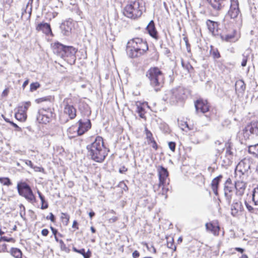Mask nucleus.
Returning <instances> with one entry per match:
<instances>
[{
	"mask_svg": "<svg viewBox=\"0 0 258 258\" xmlns=\"http://www.w3.org/2000/svg\"><path fill=\"white\" fill-rule=\"evenodd\" d=\"M18 191L20 195L24 197L31 203L36 202V198L30 186L26 182H21L17 185Z\"/></svg>",
	"mask_w": 258,
	"mask_h": 258,
	"instance_id": "6",
	"label": "nucleus"
},
{
	"mask_svg": "<svg viewBox=\"0 0 258 258\" xmlns=\"http://www.w3.org/2000/svg\"><path fill=\"white\" fill-rule=\"evenodd\" d=\"M252 201L255 206H258V186L254 188L253 190Z\"/></svg>",
	"mask_w": 258,
	"mask_h": 258,
	"instance_id": "32",
	"label": "nucleus"
},
{
	"mask_svg": "<svg viewBox=\"0 0 258 258\" xmlns=\"http://www.w3.org/2000/svg\"><path fill=\"white\" fill-rule=\"evenodd\" d=\"M136 111L139 114L141 118H145V109L143 107L140 105H137Z\"/></svg>",
	"mask_w": 258,
	"mask_h": 258,
	"instance_id": "33",
	"label": "nucleus"
},
{
	"mask_svg": "<svg viewBox=\"0 0 258 258\" xmlns=\"http://www.w3.org/2000/svg\"><path fill=\"white\" fill-rule=\"evenodd\" d=\"M46 218L47 220H50L52 222H55V217H54V215L52 213H50L49 216H47L46 217Z\"/></svg>",
	"mask_w": 258,
	"mask_h": 258,
	"instance_id": "49",
	"label": "nucleus"
},
{
	"mask_svg": "<svg viewBox=\"0 0 258 258\" xmlns=\"http://www.w3.org/2000/svg\"><path fill=\"white\" fill-rule=\"evenodd\" d=\"M233 186L232 184L231 180L230 178H228L225 182L224 186Z\"/></svg>",
	"mask_w": 258,
	"mask_h": 258,
	"instance_id": "56",
	"label": "nucleus"
},
{
	"mask_svg": "<svg viewBox=\"0 0 258 258\" xmlns=\"http://www.w3.org/2000/svg\"><path fill=\"white\" fill-rule=\"evenodd\" d=\"M207 25L209 31L212 33L213 35H216L218 34V24L217 22L208 20L207 21Z\"/></svg>",
	"mask_w": 258,
	"mask_h": 258,
	"instance_id": "23",
	"label": "nucleus"
},
{
	"mask_svg": "<svg viewBox=\"0 0 258 258\" xmlns=\"http://www.w3.org/2000/svg\"><path fill=\"white\" fill-rule=\"evenodd\" d=\"M37 192V194L39 196V197L41 202V209H47L48 207V205L47 203L45 201L44 197L42 195V194L40 192V191L39 190H38Z\"/></svg>",
	"mask_w": 258,
	"mask_h": 258,
	"instance_id": "30",
	"label": "nucleus"
},
{
	"mask_svg": "<svg viewBox=\"0 0 258 258\" xmlns=\"http://www.w3.org/2000/svg\"><path fill=\"white\" fill-rule=\"evenodd\" d=\"M11 254L15 258H21L22 253L20 249L17 248H12L10 251Z\"/></svg>",
	"mask_w": 258,
	"mask_h": 258,
	"instance_id": "29",
	"label": "nucleus"
},
{
	"mask_svg": "<svg viewBox=\"0 0 258 258\" xmlns=\"http://www.w3.org/2000/svg\"><path fill=\"white\" fill-rule=\"evenodd\" d=\"M25 215V207L22 204H21L20 205V215L24 220L26 219Z\"/></svg>",
	"mask_w": 258,
	"mask_h": 258,
	"instance_id": "37",
	"label": "nucleus"
},
{
	"mask_svg": "<svg viewBox=\"0 0 258 258\" xmlns=\"http://www.w3.org/2000/svg\"><path fill=\"white\" fill-rule=\"evenodd\" d=\"M145 131L146 135V138L148 140V142L149 143V142L154 139V138H153L152 134L150 131L148 130L147 127L145 128Z\"/></svg>",
	"mask_w": 258,
	"mask_h": 258,
	"instance_id": "38",
	"label": "nucleus"
},
{
	"mask_svg": "<svg viewBox=\"0 0 258 258\" xmlns=\"http://www.w3.org/2000/svg\"><path fill=\"white\" fill-rule=\"evenodd\" d=\"M181 128L182 130H185V128H187L188 130H190V128L189 127L187 122H184L183 123L181 124Z\"/></svg>",
	"mask_w": 258,
	"mask_h": 258,
	"instance_id": "53",
	"label": "nucleus"
},
{
	"mask_svg": "<svg viewBox=\"0 0 258 258\" xmlns=\"http://www.w3.org/2000/svg\"><path fill=\"white\" fill-rule=\"evenodd\" d=\"M31 105V103L29 101L26 102L24 103V106H20L18 107V109L20 110V111H23L26 113L28 108Z\"/></svg>",
	"mask_w": 258,
	"mask_h": 258,
	"instance_id": "35",
	"label": "nucleus"
},
{
	"mask_svg": "<svg viewBox=\"0 0 258 258\" xmlns=\"http://www.w3.org/2000/svg\"><path fill=\"white\" fill-rule=\"evenodd\" d=\"M48 233H49V231L47 229H43L41 231L42 235L44 236H47Z\"/></svg>",
	"mask_w": 258,
	"mask_h": 258,
	"instance_id": "62",
	"label": "nucleus"
},
{
	"mask_svg": "<svg viewBox=\"0 0 258 258\" xmlns=\"http://www.w3.org/2000/svg\"><path fill=\"white\" fill-rule=\"evenodd\" d=\"M53 112L50 108H41L39 110L37 115V120L40 123L46 124L49 122L53 116Z\"/></svg>",
	"mask_w": 258,
	"mask_h": 258,
	"instance_id": "7",
	"label": "nucleus"
},
{
	"mask_svg": "<svg viewBox=\"0 0 258 258\" xmlns=\"http://www.w3.org/2000/svg\"><path fill=\"white\" fill-rule=\"evenodd\" d=\"M146 30H147L149 34L152 38L155 39L156 40H158L159 39L158 32L155 28V23L153 20H151L149 22L146 27Z\"/></svg>",
	"mask_w": 258,
	"mask_h": 258,
	"instance_id": "18",
	"label": "nucleus"
},
{
	"mask_svg": "<svg viewBox=\"0 0 258 258\" xmlns=\"http://www.w3.org/2000/svg\"><path fill=\"white\" fill-rule=\"evenodd\" d=\"M249 126H247L243 130V136L245 139H249V135L248 132H249Z\"/></svg>",
	"mask_w": 258,
	"mask_h": 258,
	"instance_id": "46",
	"label": "nucleus"
},
{
	"mask_svg": "<svg viewBox=\"0 0 258 258\" xmlns=\"http://www.w3.org/2000/svg\"><path fill=\"white\" fill-rule=\"evenodd\" d=\"M151 143L152 144V147L153 148L155 149L156 150L158 149V145L156 142V141L153 139V140L149 142V143Z\"/></svg>",
	"mask_w": 258,
	"mask_h": 258,
	"instance_id": "52",
	"label": "nucleus"
},
{
	"mask_svg": "<svg viewBox=\"0 0 258 258\" xmlns=\"http://www.w3.org/2000/svg\"><path fill=\"white\" fill-rule=\"evenodd\" d=\"M36 30L38 31H42L45 34H52L50 25L47 23H40L38 24L36 27Z\"/></svg>",
	"mask_w": 258,
	"mask_h": 258,
	"instance_id": "22",
	"label": "nucleus"
},
{
	"mask_svg": "<svg viewBox=\"0 0 258 258\" xmlns=\"http://www.w3.org/2000/svg\"><path fill=\"white\" fill-rule=\"evenodd\" d=\"M235 89L240 92H243L245 89V85L242 80H238L235 83Z\"/></svg>",
	"mask_w": 258,
	"mask_h": 258,
	"instance_id": "28",
	"label": "nucleus"
},
{
	"mask_svg": "<svg viewBox=\"0 0 258 258\" xmlns=\"http://www.w3.org/2000/svg\"><path fill=\"white\" fill-rule=\"evenodd\" d=\"M167 246L168 248L173 249V251H175L176 249V246L174 245L173 239H171V241H167Z\"/></svg>",
	"mask_w": 258,
	"mask_h": 258,
	"instance_id": "41",
	"label": "nucleus"
},
{
	"mask_svg": "<svg viewBox=\"0 0 258 258\" xmlns=\"http://www.w3.org/2000/svg\"><path fill=\"white\" fill-rule=\"evenodd\" d=\"M61 218L63 222H65L67 224L69 221L70 216L66 213H61Z\"/></svg>",
	"mask_w": 258,
	"mask_h": 258,
	"instance_id": "45",
	"label": "nucleus"
},
{
	"mask_svg": "<svg viewBox=\"0 0 258 258\" xmlns=\"http://www.w3.org/2000/svg\"><path fill=\"white\" fill-rule=\"evenodd\" d=\"M118 218L117 217H113L109 219L110 223H114L117 220Z\"/></svg>",
	"mask_w": 258,
	"mask_h": 258,
	"instance_id": "64",
	"label": "nucleus"
},
{
	"mask_svg": "<svg viewBox=\"0 0 258 258\" xmlns=\"http://www.w3.org/2000/svg\"><path fill=\"white\" fill-rule=\"evenodd\" d=\"M66 45H64L59 42H55L53 45L54 52L58 55L63 57V52Z\"/></svg>",
	"mask_w": 258,
	"mask_h": 258,
	"instance_id": "24",
	"label": "nucleus"
},
{
	"mask_svg": "<svg viewBox=\"0 0 258 258\" xmlns=\"http://www.w3.org/2000/svg\"><path fill=\"white\" fill-rule=\"evenodd\" d=\"M15 118L21 121H24L27 118L26 113L25 112H21L20 110L18 108V111L16 112L15 115Z\"/></svg>",
	"mask_w": 258,
	"mask_h": 258,
	"instance_id": "26",
	"label": "nucleus"
},
{
	"mask_svg": "<svg viewBox=\"0 0 258 258\" xmlns=\"http://www.w3.org/2000/svg\"><path fill=\"white\" fill-rule=\"evenodd\" d=\"M196 111L206 113L209 110V105L206 100H198L195 103Z\"/></svg>",
	"mask_w": 258,
	"mask_h": 258,
	"instance_id": "12",
	"label": "nucleus"
},
{
	"mask_svg": "<svg viewBox=\"0 0 258 258\" xmlns=\"http://www.w3.org/2000/svg\"><path fill=\"white\" fill-rule=\"evenodd\" d=\"M183 40L184 41V42L185 43V44H186V46L187 50L188 51H190V49H189V44L188 43L187 38L186 37H184L183 38Z\"/></svg>",
	"mask_w": 258,
	"mask_h": 258,
	"instance_id": "55",
	"label": "nucleus"
},
{
	"mask_svg": "<svg viewBox=\"0 0 258 258\" xmlns=\"http://www.w3.org/2000/svg\"><path fill=\"white\" fill-rule=\"evenodd\" d=\"M162 195H164L167 193V192L168 191L169 189L168 187H165V184H164V186H162Z\"/></svg>",
	"mask_w": 258,
	"mask_h": 258,
	"instance_id": "61",
	"label": "nucleus"
},
{
	"mask_svg": "<svg viewBox=\"0 0 258 258\" xmlns=\"http://www.w3.org/2000/svg\"><path fill=\"white\" fill-rule=\"evenodd\" d=\"M63 104L64 114L68 116L70 119H74L77 115V109L73 105L72 99L69 98H64Z\"/></svg>",
	"mask_w": 258,
	"mask_h": 258,
	"instance_id": "8",
	"label": "nucleus"
},
{
	"mask_svg": "<svg viewBox=\"0 0 258 258\" xmlns=\"http://www.w3.org/2000/svg\"><path fill=\"white\" fill-rule=\"evenodd\" d=\"M168 146L170 149L172 151L174 152L175 150L176 144L173 142H170L168 143Z\"/></svg>",
	"mask_w": 258,
	"mask_h": 258,
	"instance_id": "47",
	"label": "nucleus"
},
{
	"mask_svg": "<svg viewBox=\"0 0 258 258\" xmlns=\"http://www.w3.org/2000/svg\"><path fill=\"white\" fill-rule=\"evenodd\" d=\"M146 76L150 81V85L158 92L164 83V75L157 67L151 68L147 72Z\"/></svg>",
	"mask_w": 258,
	"mask_h": 258,
	"instance_id": "3",
	"label": "nucleus"
},
{
	"mask_svg": "<svg viewBox=\"0 0 258 258\" xmlns=\"http://www.w3.org/2000/svg\"><path fill=\"white\" fill-rule=\"evenodd\" d=\"M181 65L188 73H190L194 69L193 67L188 62H184L183 60H181Z\"/></svg>",
	"mask_w": 258,
	"mask_h": 258,
	"instance_id": "34",
	"label": "nucleus"
},
{
	"mask_svg": "<svg viewBox=\"0 0 258 258\" xmlns=\"http://www.w3.org/2000/svg\"><path fill=\"white\" fill-rule=\"evenodd\" d=\"M23 161L25 163L26 165L29 166L31 168L33 167V163L30 160H24Z\"/></svg>",
	"mask_w": 258,
	"mask_h": 258,
	"instance_id": "58",
	"label": "nucleus"
},
{
	"mask_svg": "<svg viewBox=\"0 0 258 258\" xmlns=\"http://www.w3.org/2000/svg\"><path fill=\"white\" fill-rule=\"evenodd\" d=\"M249 126L250 133L258 136V121L252 123Z\"/></svg>",
	"mask_w": 258,
	"mask_h": 258,
	"instance_id": "27",
	"label": "nucleus"
},
{
	"mask_svg": "<svg viewBox=\"0 0 258 258\" xmlns=\"http://www.w3.org/2000/svg\"><path fill=\"white\" fill-rule=\"evenodd\" d=\"M210 54L214 58H218L220 56V53L218 50L217 49H214L212 47L210 51Z\"/></svg>",
	"mask_w": 258,
	"mask_h": 258,
	"instance_id": "36",
	"label": "nucleus"
},
{
	"mask_svg": "<svg viewBox=\"0 0 258 258\" xmlns=\"http://www.w3.org/2000/svg\"><path fill=\"white\" fill-rule=\"evenodd\" d=\"M88 156L97 162L103 161L107 155V150L104 145L103 138L97 136L94 141L87 146Z\"/></svg>",
	"mask_w": 258,
	"mask_h": 258,
	"instance_id": "1",
	"label": "nucleus"
},
{
	"mask_svg": "<svg viewBox=\"0 0 258 258\" xmlns=\"http://www.w3.org/2000/svg\"><path fill=\"white\" fill-rule=\"evenodd\" d=\"M32 168H33L36 172H42L44 170L43 168L36 166H33V167H32Z\"/></svg>",
	"mask_w": 258,
	"mask_h": 258,
	"instance_id": "50",
	"label": "nucleus"
},
{
	"mask_svg": "<svg viewBox=\"0 0 258 258\" xmlns=\"http://www.w3.org/2000/svg\"><path fill=\"white\" fill-rule=\"evenodd\" d=\"M205 226L207 230L210 231L214 235L217 236L219 235L220 227L217 221L207 223Z\"/></svg>",
	"mask_w": 258,
	"mask_h": 258,
	"instance_id": "14",
	"label": "nucleus"
},
{
	"mask_svg": "<svg viewBox=\"0 0 258 258\" xmlns=\"http://www.w3.org/2000/svg\"><path fill=\"white\" fill-rule=\"evenodd\" d=\"M0 182L5 185H9L11 184V181L8 178L0 177Z\"/></svg>",
	"mask_w": 258,
	"mask_h": 258,
	"instance_id": "39",
	"label": "nucleus"
},
{
	"mask_svg": "<svg viewBox=\"0 0 258 258\" xmlns=\"http://www.w3.org/2000/svg\"><path fill=\"white\" fill-rule=\"evenodd\" d=\"M215 11L221 10L224 6L225 0H207Z\"/></svg>",
	"mask_w": 258,
	"mask_h": 258,
	"instance_id": "20",
	"label": "nucleus"
},
{
	"mask_svg": "<svg viewBox=\"0 0 258 258\" xmlns=\"http://www.w3.org/2000/svg\"><path fill=\"white\" fill-rule=\"evenodd\" d=\"M59 243L60 244V249L61 250L64 251L66 252H68L69 251V249L66 246V245L64 244V243L63 242V241L62 240H59Z\"/></svg>",
	"mask_w": 258,
	"mask_h": 258,
	"instance_id": "40",
	"label": "nucleus"
},
{
	"mask_svg": "<svg viewBox=\"0 0 258 258\" xmlns=\"http://www.w3.org/2000/svg\"><path fill=\"white\" fill-rule=\"evenodd\" d=\"M240 13L238 3L237 2H233L231 3L228 15L232 19L236 18Z\"/></svg>",
	"mask_w": 258,
	"mask_h": 258,
	"instance_id": "16",
	"label": "nucleus"
},
{
	"mask_svg": "<svg viewBox=\"0 0 258 258\" xmlns=\"http://www.w3.org/2000/svg\"><path fill=\"white\" fill-rule=\"evenodd\" d=\"M79 127L77 130V134L78 136L83 135L85 132L88 131L91 127V121L87 119L85 121L80 119L78 121Z\"/></svg>",
	"mask_w": 258,
	"mask_h": 258,
	"instance_id": "11",
	"label": "nucleus"
},
{
	"mask_svg": "<svg viewBox=\"0 0 258 258\" xmlns=\"http://www.w3.org/2000/svg\"><path fill=\"white\" fill-rule=\"evenodd\" d=\"M142 8L139 0L131 1L124 8L123 14L127 18L135 19L142 15Z\"/></svg>",
	"mask_w": 258,
	"mask_h": 258,
	"instance_id": "5",
	"label": "nucleus"
},
{
	"mask_svg": "<svg viewBox=\"0 0 258 258\" xmlns=\"http://www.w3.org/2000/svg\"><path fill=\"white\" fill-rule=\"evenodd\" d=\"M222 39H224L226 41L230 42L231 40L234 38L233 35H226L224 37L222 36Z\"/></svg>",
	"mask_w": 258,
	"mask_h": 258,
	"instance_id": "48",
	"label": "nucleus"
},
{
	"mask_svg": "<svg viewBox=\"0 0 258 258\" xmlns=\"http://www.w3.org/2000/svg\"><path fill=\"white\" fill-rule=\"evenodd\" d=\"M83 256H84V258H90L91 256V251L88 249L86 253Z\"/></svg>",
	"mask_w": 258,
	"mask_h": 258,
	"instance_id": "63",
	"label": "nucleus"
},
{
	"mask_svg": "<svg viewBox=\"0 0 258 258\" xmlns=\"http://www.w3.org/2000/svg\"><path fill=\"white\" fill-rule=\"evenodd\" d=\"M248 152L250 154L258 157V144L255 145H251L249 146Z\"/></svg>",
	"mask_w": 258,
	"mask_h": 258,
	"instance_id": "31",
	"label": "nucleus"
},
{
	"mask_svg": "<svg viewBox=\"0 0 258 258\" xmlns=\"http://www.w3.org/2000/svg\"><path fill=\"white\" fill-rule=\"evenodd\" d=\"M232 154H233V153L231 151L230 148V147L227 148L226 150V156L231 157L232 156Z\"/></svg>",
	"mask_w": 258,
	"mask_h": 258,
	"instance_id": "51",
	"label": "nucleus"
},
{
	"mask_svg": "<svg viewBox=\"0 0 258 258\" xmlns=\"http://www.w3.org/2000/svg\"><path fill=\"white\" fill-rule=\"evenodd\" d=\"M127 170V169L125 166H123L119 168V172L120 173H124Z\"/></svg>",
	"mask_w": 258,
	"mask_h": 258,
	"instance_id": "60",
	"label": "nucleus"
},
{
	"mask_svg": "<svg viewBox=\"0 0 258 258\" xmlns=\"http://www.w3.org/2000/svg\"><path fill=\"white\" fill-rule=\"evenodd\" d=\"M158 173L159 175V187L164 186L166 183V180L169 176V173L166 168L162 166H159L158 168Z\"/></svg>",
	"mask_w": 258,
	"mask_h": 258,
	"instance_id": "10",
	"label": "nucleus"
},
{
	"mask_svg": "<svg viewBox=\"0 0 258 258\" xmlns=\"http://www.w3.org/2000/svg\"><path fill=\"white\" fill-rule=\"evenodd\" d=\"M40 87V84L38 82L32 83L30 84V91L33 92L36 90Z\"/></svg>",
	"mask_w": 258,
	"mask_h": 258,
	"instance_id": "42",
	"label": "nucleus"
},
{
	"mask_svg": "<svg viewBox=\"0 0 258 258\" xmlns=\"http://www.w3.org/2000/svg\"><path fill=\"white\" fill-rule=\"evenodd\" d=\"M132 256L134 258H138L140 256V253L138 250H135L133 252Z\"/></svg>",
	"mask_w": 258,
	"mask_h": 258,
	"instance_id": "59",
	"label": "nucleus"
},
{
	"mask_svg": "<svg viewBox=\"0 0 258 258\" xmlns=\"http://www.w3.org/2000/svg\"><path fill=\"white\" fill-rule=\"evenodd\" d=\"M246 183L243 181L237 180L235 182L234 187L236 190V195L241 197L244 192Z\"/></svg>",
	"mask_w": 258,
	"mask_h": 258,
	"instance_id": "17",
	"label": "nucleus"
},
{
	"mask_svg": "<svg viewBox=\"0 0 258 258\" xmlns=\"http://www.w3.org/2000/svg\"><path fill=\"white\" fill-rule=\"evenodd\" d=\"M233 186H224V197L227 204L229 205L231 204V200L233 195Z\"/></svg>",
	"mask_w": 258,
	"mask_h": 258,
	"instance_id": "19",
	"label": "nucleus"
},
{
	"mask_svg": "<svg viewBox=\"0 0 258 258\" xmlns=\"http://www.w3.org/2000/svg\"><path fill=\"white\" fill-rule=\"evenodd\" d=\"M7 251V245L3 244L2 245H0V252H5Z\"/></svg>",
	"mask_w": 258,
	"mask_h": 258,
	"instance_id": "54",
	"label": "nucleus"
},
{
	"mask_svg": "<svg viewBox=\"0 0 258 258\" xmlns=\"http://www.w3.org/2000/svg\"><path fill=\"white\" fill-rule=\"evenodd\" d=\"M187 91L182 87H178L167 90L163 97V100L171 104H175L186 98Z\"/></svg>",
	"mask_w": 258,
	"mask_h": 258,
	"instance_id": "4",
	"label": "nucleus"
},
{
	"mask_svg": "<svg viewBox=\"0 0 258 258\" xmlns=\"http://www.w3.org/2000/svg\"><path fill=\"white\" fill-rule=\"evenodd\" d=\"M77 49L75 47L70 46H66L63 52V57L75 56Z\"/></svg>",
	"mask_w": 258,
	"mask_h": 258,
	"instance_id": "25",
	"label": "nucleus"
},
{
	"mask_svg": "<svg viewBox=\"0 0 258 258\" xmlns=\"http://www.w3.org/2000/svg\"><path fill=\"white\" fill-rule=\"evenodd\" d=\"M247 56H245L243 55V59H242V62H241V66L242 67L246 66V63H247Z\"/></svg>",
	"mask_w": 258,
	"mask_h": 258,
	"instance_id": "57",
	"label": "nucleus"
},
{
	"mask_svg": "<svg viewBox=\"0 0 258 258\" xmlns=\"http://www.w3.org/2000/svg\"><path fill=\"white\" fill-rule=\"evenodd\" d=\"M223 176L222 175H219V176H217L216 177L214 178L211 182V187L213 191L214 192V194L216 196H218L219 195L218 193V188H219V183L222 178Z\"/></svg>",
	"mask_w": 258,
	"mask_h": 258,
	"instance_id": "21",
	"label": "nucleus"
},
{
	"mask_svg": "<svg viewBox=\"0 0 258 258\" xmlns=\"http://www.w3.org/2000/svg\"><path fill=\"white\" fill-rule=\"evenodd\" d=\"M244 210L242 203L237 200H234L231 205V214L234 217L238 215L239 212H242Z\"/></svg>",
	"mask_w": 258,
	"mask_h": 258,
	"instance_id": "13",
	"label": "nucleus"
},
{
	"mask_svg": "<svg viewBox=\"0 0 258 258\" xmlns=\"http://www.w3.org/2000/svg\"><path fill=\"white\" fill-rule=\"evenodd\" d=\"M2 241H7V242H14L15 241V239L13 238H12V237L8 238L6 236H1L0 237V242Z\"/></svg>",
	"mask_w": 258,
	"mask_h": 258,
	"instance_id": "44",
	"label": "nucleus"
},
{
	"mask_svg": "<svg viewBox=\"0 0 258 258\" xmlns=\"http://www.w3.org/2000/svg\"><path fill=\"white\" fill-rule=\"evenodd\" d=\"M148 50L146 41L140 38L130 40L127 44L126 52L129 57L135 58L144 54Z\"/></svg>",
	"mask_w": 258,
	"mask_h": 258,
	"instance_id": "2",
	"label": "nucleus"
},
{
	"mask_svg": "<svg viewBox=\"0 0 258 258\" xmlns=\"http://www.w3.org/2000/svg\"><path fill=\"white\" fill-rule=\"evenodd\" d=\"M250 161L248 159H244L239 162L235 169V173L237 175L240 174L244 175L250 169Z\"/></svg>",
	"mask_w": 258,
	"mask_h": 258,
	"instance_id": "9",
	"label": "nucleus"
},
{
	"mask_svg": "<svg viewBox=\"0 0 258 258\" xmlns=\"http://www.w3.org/2000/svg\"><path fill=\"white\" fill-rule=\"evenodd\" d=\"M73 24L71 21L68 20L62 23L60 29L63 35L69 36L71 33Z\"/></svg>",
	"mask_w": 258,
	"mask_h": 258,
	"instance_id": "15",
	"label": "nucleus"
},
{
	"mask_svg": "<svg viewBox=\"0 0 258 258\" xmlns=\"http://www.w3.org/2000/svg\"><path fill=\"white\" fill-rule=\"evenodd\" d=\"M245 205L249 212L251 213H255L257 211V209L253 208L252 206L250 205L247 202H245Z\"/></svg>",
	"mask_w": 258,
	"mask_h": 258,
	"instance_id": "43",
	"label": "nucleus"
}]
</instances>
